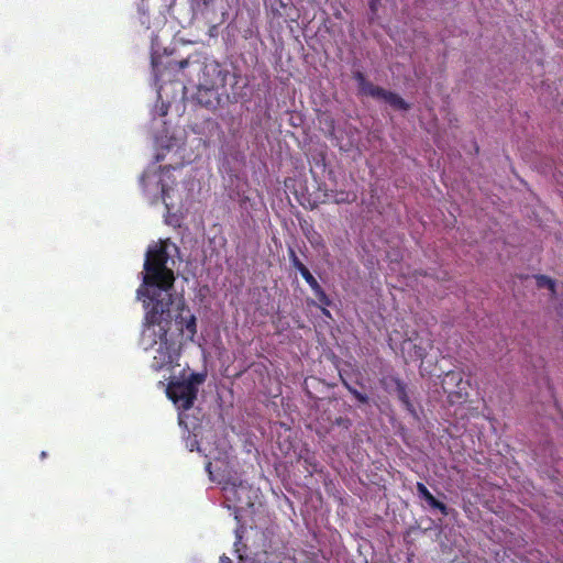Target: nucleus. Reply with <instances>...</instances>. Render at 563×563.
I'll list each match as a JSON object with an SVG mask.
<instances>
[{"mask_svg":"<svg viewBox=\"0 0 563 563\" xmlns=\"http://www.w3.org/2000/svg\"><path fill=\"white\" fill-rule=\"evenodd\" d=\"M170 323L172 314L167 301L159 300L155 307L146 309L140 345L145 351L158 345L151 363L155 372L169 368L178 357L175 342L168 339Z\"/></svg>","mask_w":563,"mask_h":563,"instance_id":"f257e3e1","label":"nucleus"},{"mask_svg":"<svg viewBox=\"0 0 563 563\" xmlns=\"http://www.w3.org/2000/svg\"><path fill=\"white\" fill-rule=\"evenodd\" d=\"M169 255L166 244H159L148 247L144 262L145 274L143 285L147 288L137 290L139 297H146L144 300L145 309L155 307L159 300L167 301V308L174 303L170 290L174 288V272L167 267Z\"/></svg>","mask_w":563,"mask_h":563,"instance_id":"f03ea898","label":"nucleus"},{"mask_svg":"<svg viewBox=\"0 0 563 563\" xmlns=\"http://www.w3.org/2000/svg\"><path fill=\"white\" fill-rule=\"evenodd\" d=\"M206 379V374L191 372L181 379H172L166 388L167 397L181 410L190 409L197 399L198 386Z\"/></svg>","mask_w":563,"mask_h":563,"instance_id":"7ed1b4c3","label":"nucleus"},{"mask_svg":"<svg viewBox=\"0 0 563 563\" xmlns=\"http://www.w3.org/2000/svg\"><path fill=\"white\" fill-rule=\"evenodd\" d=\"M441 386L446 394L448 402L451 406L461 405L468 398V380L463 379V375L457 371H448L443 374Z\"/></svg>","mask_w":563,"mask_h":563,"instance_id":"20e7f679","label":"nucleus"},{"mask_svg":"<svg viewBox=\"0 0 563 563\" xmlns=\"http://www.w3.org/2000/svg\"><path fill=\"white\" fill-rule=\"evenodd\" d=\"M250 488V485L243 481H240L239 483H227L223 486L225 500L232 503L234 508H242L243 505H251L249 497Z\"/></svg>","mask_w":563,"mask_h":563,"instance_id":"39448f33","label":"nucleus"},{"mask_svg":"<svg viewBox=\"0 0 563 563\" xmlns=\"http://www.w3.org/2000/svg\"><path fill=\"white\" fill-rule=\"evenodd\" d=\"M382 387L388 391H395L397 398L402 402L407 410L413 411V405L407 393V385L397 376H385L379 379Z\"/></svg>","mask_w":563,"mask_h":563,"instance_id":"423d86ee","label":"nucleus"},{"mask_svg":"<svg viewBox=\"0 0 563 563\" xmlns=\"http://www.w3.org/2000/svg\"><path fill=\"white\" fill-rule=\"evenodd\" d=\"M175 309L186 312V323L184 324V332L186 331L187 336L190 340H192L197 333V319L196 316L190 311L189 307L186 305L184 297H180L175 302Z\"/></svg>","mask_w":563,"mask_h":563,"instance_id":"0eeeda50","label":"nucleus"},{"mask_svg":"<svg viewBox=\"0 0 563 563\" xmlns=\"http://www.w3.org/2000/svg\"><path fill=\"white\" fill-rule=\"evenodd\" d=\"M418 496L423 499L431 508L438 509L443 516L449 515V508L442 501H439L427 488V486L418 482L416 485Z\"/></svg>","mask_w":563,"mask_h":563,"instance_id":"6e6552de","label":"nucleus"},{"mask_svg":"<svg viewBox=\"0 0 563 563\" xmlns=\"http://www.w3.org/2000/svg\"><path fill=\"white\" fill-rule=\"evenodd\" d=\"M378 99H383L390 107L397 110L407 111L410 109V104L402 99L398 93L383 89V95Z\"/></svg>","mask_w":563,"mask_h":563,"instance_id":"1a4fd4ad","label":"nucleus"},{"mask_svg":"<svg viewBox=\"0 0 563 563\" xmlns=\"http://www.w3.org/2000/svg\"><path fill=\"white\" fill-rule=\"evenodd\" d=\"M311 290L313 291L314 296L317 297V299L320 302V307H321L322 313L324 316H327V317H330V312H329V310H327V307H329L332 303L331 299L328 297V295L322 289L320 284L318 285V287H316V288H313Z\"/></svg>","mask_w":563,"mask_h":563,"instance_id":"9d476101","label":"nucleus"},{"mask_svg":"<svg viewBox=\"0 0 563 563\" xmlns=\"http://www.w3.org/2000/svg\"><path fill=\"white\" fill-rule=\"evenodd\" d=\"M311 290L313 291L314 296L317 297V299L320 302V307H321L322 313L324 316H327V317H330V312H329V310H327V307H329L332 303L331 299L328 297V295L322 289L320 284L318 285V287H316V288H313Z\"/></svg>","mask_w":563,"mask_h":563,"instance_id":"9b49d317","label":"nucleus"},{"mask_svg":"<svg viewBox=\"0 0 563 563\" xmlns=\"http://www.w3.org/2000/svg\"><path fill=\"white\" fill-rule=\"evenodd\" d=\"M383 89L384 88L375 86L368 80H366L363 85L358 86L360 93L371 96L376 99H378L379 96L383 95Z\"/></svg>","mask_w":563,"mask_h":563,"instance_id":"f8f14e48","label":"nucleus"},{"mask_svg":"<svg viewBox=\"0 0 563 563\" xmlns=\"http://www.w3.org/2000/svg\"><path fill=\"white\" fill-rule=\"evenodd\" d=\"M536 282H537V286L539 288H544L547 287L553 295L555 294L556 291V285H555V282L545 276V275H537L536 276Z\"/></svg>","mask_w":563,"mask_h":563,"instance_id":"ddd939ff","label":"nucleus"},{"mask_svg":"<svg viewBox=\"0 0 563 563\" xmlns=\"http://www.w3.org/2000/svg\"><path fill=\"white\" fill-rule=\"evenodd\" d=\"M343 386L354 396V398L361 404H367L368 397L367 395L358 391L353 386H351L343 377L340 375Z\"/></svg>","mask_w":563,"mask_h":563,"instance_id":"4468645a","label":"nucleus"},{"mask_svg":"<svg viewBox=\"0 0 563 563\" xmlns=\"http://www.w3.org/2000/svg\"><path fill=\"white\" fill-rule=\"evenodd\" d=\"M288 256H289V262H290L291 266L295 269H297L299 273H301L303 271V268H307V266L299 260V257L297 256V254L292 247H289Z\"/></svg>","mask_w":563,"mask_h":563,"instance_id":"2eb2a0df","label":"nucleus"},{"mask_svg":"<svg viewBox=\"0 0 563 563\" xmlns=\"http://www.w3.org/2000/svg\"><path fill=\"white\" fill-rule=\"evenodd\" d=\"M300 274L311 289L318 287V280L313 277V275L310 273L308 268H303V271Z\"/></svg>","mask_w":563,"mask_h":563,"instance_id":"dca6fc26","label":"nucleus"},{"mask_svg":"<svg viewBox=\"0 0 563 563\" xmlns=\"http://www.w3.org/2000/svg\"><path fill=\"white\" fill-rule=\"evenodd\" d=\"M177 313L175 314V323L178 328V330L184 333V324L186 323V312H183L181 310H176Z\"/></svg>","mask_w":563,"mask_h":563,"instance_id":"f3484780","label":"nucleus"},{"mask_svg":"<svg viewBox=\"0 0 563 563\" xmlns=\"http://www.w3.org/2000/svg\"><path fill=\"white\" fill-rule=\"evenodd\" d=\"M428 355V352H427V349L421 346V345H417L415 344L413 345V353H412V356L416 358V360H420V361H423Z\"/></svg>","mask_w":563,"mask_h":563,"instance_id":"a211bd4d","label":"nucleus"},{"mask_svg":"<svg viewBox=\"0 0 563 563\" xmlns=\"http://www.w3.org/2000/svg\"><path fill=\"white\" fill-rule=\"evenodd\" d=\"M353 78L356 80L358 86L363 85L367 80L365 75L360 70L353 74Z\"/></svg>","mask_w":563,"mask_h":563,"instance_id":"6ab92c4d","label":"nucleus"},{"mask_svg":"<svg viewBox=\"0 0 563 563\" xmlns=\"http://www.w3.org/2000/svg\"><path fill=\"white\" fill-rule=\"evenodd\" d=\"M189 65V59H183L180 62L177 63V66L179 69H184L186 68L187 66Z\"/></svg>","mask_w":563,"mask_h":563,"instance_id":"aec40b11","label":"nucleus"},{"mask_svg":"<svg viewBox=\"0 0 563 563\" xmlns=\"http://www.w3.org/2000/svg\"><path fill=\"white\" fill-rule=\"evenodd\" d=\"M356 196L353 194L352 198H350V194H347L346 199H341L340 201L351 202L354 201Z\"/></svg>","mask_w":563,"mask_h":563,"instance_id":"412c9836","label":"nucleus"},{"mask_svg":"<svg viewBox=\"0 0 563 563\" xmlns=\"http://www.w3.org/2000/svg\"><path fill=\"white\" fill-rule=\"evenodd\" d=\"M221 562L222 563H232V561L225 555L221 556Z\"/></svg>","mask_w":563,"mask_h":563,"instance_id":"4be33fe9","label":"nucleus"},{"mask_svg":"<svg viewBox=\"0 0 563 563\" xmlns=\"http://www.w3.org/2000/svg\"><path fill=\"white\" fill-rule=\"evenodd\" d=\"M371 9H372L373 11L375 10V2H374V1H372V2H371Z\"/></svg>","mask_w":563,"mask_h":563,"instance_id":"5701e85b","label":"nucleus"},{"mask_svg":"<svg viewBox=\"0 0 563 563\" xmlns=\"http://www.w3.org/2000/svg\"><path fill=\"white\" fill-rule=\"evenodd\" d=\"M41 457H42V459L46 457V452H45V451H43V452L41 453Z\"/></svg>","mask_w":563,"mask_h":563,"instance_id":"b1692460","label":"nucleus"},{"mask_svg":"<svg viewBox=\"0 0 563 563\" xmlns=\"http://www.w3.org/2000/svg\"><path fill=\"white\" fill-rule=\"evenodd\" d=\"M214 0H205V4H209L211 2H213Z\"/></svg>","mask_w":563,"mask_h":563,"instance_id":"393cba45","label":"nucleus"}]
</instances>
